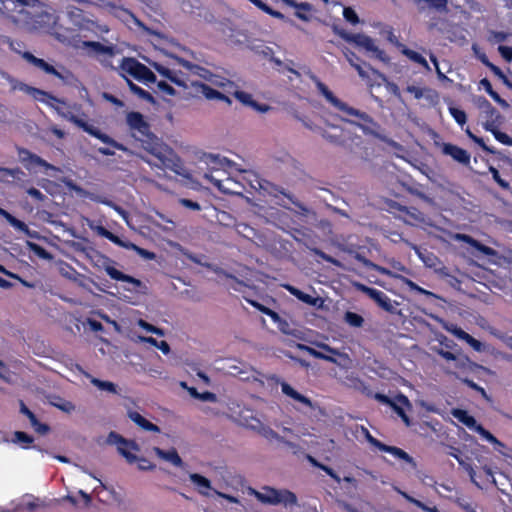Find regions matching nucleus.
Masks as SVG:
<instances>
[{"label": "nucleus", "instance_id": "nucleus-1", "mask_svg": "<svg viewBox=\"0 0 512 512\" xmlns=\"http://www.w3.org/2000/svg\"><path fill=\"white\" fill-rule=\"evenodd\" d=\"M311 80L314 82L318 92L326 99L328 103H330L333 107L342 111L346 116H351L357 119L351 120L348 117H342L341 120L353 124L360 128L365 134L368 135H378L379 125L374 119L368 115L366 112L355 109L345 102L338 99L332 91L320 81V79L315 76H310Z\"/></svg>", "mask_w": 512, "mask_h": 512}, {"label": "nucleus", "instance_id": "nucleus-2", "mask_svg": "<svg viewBox=\"0 0 512 512\" xmlns=\"http://www.w3.org/2000/svg\"><path fill=\"white\" fill-rule=\"evenodd\" d=\"M311 80L314 82L318 92L326 99L328 103H330L333 107L342 111L346 116H351L357 119L351 120L348 117H342L341 120L353 124L360 128L365 134L368 135H378L379 125L374 119L368 115L366 112L355 109L345 102L338 99L332 91L320 81V79L315 76H310Z\"/></svg>", "mask_w": 512, "mask_h": 512}, {"label": "nucleus", "instance_id": "nucleus-3", "mask_svg": "<svg viewBox=\"0 0 512 512\" xmlns=\"http://www.w3.org/2000/svg\"><path fill=\"white\" fill-rule=\"evenodd\" d=\"M311 80L314 82L318 92L326 99L328 103H330L333 107L342 111L346 116H351L357 119L351 120L348 117H342L341 120L353 124L360 128L365 134L368 135H378L379 125L374 119L368 115L366 112L355 109L345 102L338 99L332 91L320 81V79L315 76H310Z\"/></svg>", "mask_w": 512, "mask_h": 512}, {"label": "nucleus", "instance_id": "nucleus-4", "mask_svg": "<svg viewBox=\"0 0 512 512\" xmlns=\"http://www.w3.org/2000/svg\"><path fill=\"white\" fill-rule=\"evenodd\" d=\"M151 66L163 77L171 81L172 83L189 88L191 91L188 93L190 96L198 97L203 95L208 100H221L230 103V99L224 93L219 92L215 88L209 86L206 83L197 80L185 79L178 72L160 64L153 62Z\"/></svg>", "mask_w": 512, "mask_h": 512}, {"label": "nucleus", "instance_id": "nucleus-5", "mask_svg": "<svg viewBox=\"0 0 512 512\" xmlns=\"http://www.w3.org/2000/svg\"><path fill=\"white\" fill-rule=\"evenodd\" d=\"M243 179L247 181V184L252 189L259 191L263 196L273 197L277 205L287 208L284 201V198H287L302 211H307V209L290 194L286 193L282 188L274 185L273 183L261 178L255 172H245Z\"/></svg>", "mask_w": 512, "mask_h": 512}, {"label": "nucleus", "instance_id": "nucleus-6", "mask_svg": "<svg viewBox=\"0 0 512 512\" xmlns=\"http://www.w3.org/2000/svg\"><path fill=\"white\" fill-rule=\"evenodd\" d=\"M249 494L253 495L258 501L267 505H282L285 508L298 506V498L288 489H276L265 486L260 490L250 489Z\"/></svg>", "mask_w": 512, "mask_h": 512}, {"label": "nucleus", "instance_id": "nucleus-7", "mask_svg": "<svg viewBox=\"0 0 512 512\" xmlns=\"http://www.w3.org/2000/svg\"><path fill=\"white\" fill-rule=\"evenodd\" d=\"M118 69L124 78L131 76L145 83H154L156 81L154 73L134 58H122L119 62Z\"/></svg>", "mask_w": 512, "mask_h": 512}, {"label": "nucleus", "instance_id": "nucleus-8", "mask_svg": "<svg viewBox=\"0 0 512 512\" xmlns=\"http://www.w3.org/2000/svg\"><path fill=\"white\" fill-rule=\"evenodd\" d=\"M82 48L87 51L89 56L95 57L104 67L115 69L113 59L117 51L114 45H105L95 41H84Z\"/></svg>", "mask_w": 512, "mask_h": 512}, {"label": "nucleus", "instance_id": "nucleus-9", "mask_svg": "<svg viewBox=\"0 0 512 512\" xmlns=\"http://www.w3.org/2000/svg\"><path fill=\"white\" fill-rule=\"evenodd\" d=\"M235 170L243 173L240 179L234 178L231 176H226L225 178H221L213 175L212 173H205L204 178L211 182L218 190L226 194H241L242 189L244 188V182L247 183L246 180L243 179L245 176V172L247 170H241L236 166Z\"/></svg>", "mask_w": 512, "mask_h": 512}, {"label": "nucleus", "instance_id": "nucleus-10", "mask_svg": "<svg viewBox=\"0 0 512 512\" xmlns=\"http://www.w3.org/2000/svg\"><path fill=\"white\" fill-rule=\"evenodd\" d=\"M221 369L225 370L232 376L239 377L242 380H257V376L259 375V372H257L251 366L235 359H227L223 361V366Z\"/></svg>", "mask_w": 512, "mask_h": 512}, {"label": "nucleus", "instance_id": "nucleus-11", "mask_svg": "<svg viewBox=\"0 0 512 512\" xmlns=\"http://www.w3.org/2000/svg\"><path fill=\"white\" fill-rule=\"evenodd\" d=\"M109 444L115 445L118 452L127 460L129 463H134L137 456L132 451H139L138 444L134 441H128L116 432H110L107 438Z\"/></svg>", "mask_w": 512, "mask_h": 512}, {"label": "nucleus", "instance_id": "nucleus-12", "mask_svg": "<svg viewBox=\"0 0 512 512\" xmlns=\"http://www.w3.org/2000/svg\"><path fill=\"white\" fill-rule=\"evenodd\" d=\"M0 76L5 79L11 86L13 90L24 91L25 93L31 95L33 98L45 102L50 106H53L52 102H58V100L46 92L39 90L37 88L30 87L22 82L12 79L11 77L1 73Z\"/></svg>", "mask_w": 512, "mask_h": 512}, {"label": "nucleus", "instance_id": "nucleus-13", "mask_svg": "<svg viewBox=\"0 0 512 512\" xmlns=\"http://www.w3.org/2000/svg\"><path fill=\"white\" fill-rule=\"evenodd\" d=\"M0 76L5 79L11 86L13 90L24 91L25 93L31 95L33 98L45 102L50 106H53L52 102H58V100L46 92L39 90L37 88L30 87L22 82L12 79L11 77L1 73Z\"/></svg>", "mask_w": 512, "mask_h": 512}, {"label": "nucleus", "instance_id": "nucleus-14", "mask_svg": "<svg viewBox=\"0 0 512 512\" xmlns=\"http://www.w3.org/2000/svg\"><path fill=\"white\" fill-rule=\"evenodd\" d=\"M179 63L183 67H185L191 75H197L205 80H209L211 82V84L215 87L225 89L227 87L231 88L233 86L232 82H230L226 79L220 78L218 76H212V75H210L208 70H206L196 64H192L185 60H179Z\"/></svg>", "mask_w": 512, "mask_h": 512}, {"label": "nucleus", "instance_id": "nucleus-15", "mask_svg": "<svg viewBox=\"0 0 512 512\" xmlns=\"http://www.w3.org/2000/svg\"><path fill=\"white\" fill-rule=\"evenodd\" d=\"M19 158L28 170H34L36 167H42L46 171H59V168H57L56 166L49 164L47 161H45L38 155L33 154L25 149L19 151Z\"/></svg>", "mask_w": 512, "mask_h": 512}, {"label": "nucleus", "instance_id": "nucleus-16", "mask_svg": "<svg viewBox=\"0 0 512 512\" xmlns=\"http://www.w3.org/2000/svg\"><path fill=\"white\" fill-rule=\"evenodd\" d=\"M361 291L366 293L371 299H373L382 309L388 312H394L397 303L392 301L384 292L360 285Z\"/></svg>", "mask_w": 512, "mask_h": 512}, {"label": "nucleus", "instance_id": "nucleus-17", "mask_svg": "<svg viewBox=\"0 0 512 512\" xmlns=\"http://www.w3.org/2000/svg\"><path fill=\"white\" fill-rule=\"evenodd\" d=\"M355 44L367 52L372 53L377 59L382 62H388L389 57L381 50L375 43V40L365 34H357Z\"/></svg>", "mask_w": 512, "mask_h": 512}, {"label": "nucleus", "instance_id": "nucleus-18", "mask_svg": "<svg viewBox=\"0 0 512 512\" xmlns=\"http://www.w3.org/2000/svg\"><path fill=\"white\" fill-rule=\"evenodd\" d=\"M103 269L113 280L126 282V283L132 285V288H127V290H129V291H133L142 285L140 280L133 278L129 275H126V274L122 273L121 271L117 270L111 264V261L107 258L104 259Z\"/></svg>", "mask_w": 512, "mask_h": 512}, {"label": "nucleus", "instance_id": "nucleus-19", "mask_svg": "<svg viewBox=\"0 0 512 512\" xmlns=\"http://www.w3.org/2000/svg\"><path fill=\"white\" fill-rule=\"evenodd\" d=\"M252 430L260 434L269 442L283 443L290 448H294V444L284 440L278 433H276L271 427L265 425L262 421H254L252 423Z\"/></svg>", "mask_w": 512, "mask_h": 512}, {"label": "nucleus", "instance_id": "nucleus-20", "mask_svg": "<svg viewBox=\"0 0 512 512\" xmlns=\"http://www.w3.org/2000/svg\"><path fill=\"white\" fill-rule=\"evenodd\" d=\"M436 145L440 147L444 155L450 156L458 163L463 165L470 163V154L466 150L450 143L436 142Z\"/></svg>", "mask_w": 512, "mask_h": 512}, {"label": "nucleus", "instance_id": "nucleus-21", "mask_svg": "<svg viewBox=\"0 0 512 512\" xmlns=\"http://www.w3.org/2000/svg\"><path fill=\"white\" fill-rule=\"evenodd\" d=\"M206 162L209 166V172L214 175L215 172L223 171L224 174L228 172V170L236 168L237 164L226 157H221L219 155L209 154L206 156Z\"/></svg>", "mask_w": 512, "mask_h": 512}, {"label": "nucleus", "instance_id": "nucleus-22", "mask_svg": "<svg viewBox=\"0 0 512 512\" xmlns=\"http://www.w3.org/2000/svg\"><path fill=\"white\" fill-rule=\"evenodd\" d=\"M445 329L448 332H450L452 335L457 337L458 339L465 341L477 352H483L487 348V346L485 344H483L479 340L473 338L471 335H469L468 333H466L464 330L457 327L456 325L451 324L449 326H445Z\"/></svg>", "mask_w": 512, "mask_h": 512}, {"label": "nucleus", "instance_id": "nucleus-23", "mask_svg": "<svg viewBox=\"0 0 512 512\" xmlns=\"http://www.w3.org/2000/svg\"><path fill=\"white\" fill-rule=\"evenodd\" d=\"M365 266L371 267L372 269L376 270L377 272H379V273H381L383 275H387V276H390V277H393V278L401 279L411 290L417 291V292L422 293V294L431 295V293L429 291L419 287L413 281H411V280H409L407 278H404L402 276H399V275L393 273L392 271H390V270H388V269H386L384 267H381L379 265L373 264L370 261H365Z\"/></svg>", "mask_w": 512, "mask_h": 512}, {"label": "nucleus", "instance_id": "nucleus-24", "mask_svg": "<svg viewBox=\"0 0 512 512\" xmlns=\"http://www.w3.org/2000/svg\"><path fill=\"white\" fill-rule=\"evenodd\" d=\"M390 407L401 417L406 426L411 425V421L406 415L405 410H410L412 408V404L405 395H397Z\"/></svg>", "mask_w": 512, "mask_h": 512}, {"label": "nucleus", "instance_id": "nucleus-25", "mask_svg": "<svg viewBox=\"0 0 512 512\" xmlns=\"http://www.w3.org/2000/svg\"><path fill=\"white\" fill-rule=\"evenodd\" d=\"M41 0H0V13L7 14L9 17H14L12 13L17 7L33 6ZM23 8L19 10L22 12Z\"/></svg>", "mask_w": 512, "mask_h": 512}, {"label": "nucleus", "instance_id": "nucleus-26", "mask_svg": "<svg viewBox=\"0 0 512 512\" xmlns=\"http://www.w3.org/2000/svg\"><path fill=\"white\" fill-rule=\"evenodd\" d=\"M23 58L25 60H27L29 63H31L32 65H34L35 67H37V68L41 69L42 71H44L45 73L52 74V75H54V76H56V77H58L60 79H64V76H63V74L61 72L56 70L52 65H50L47 62H45L43 59L35 57L30 52H25L23 54Z\"/></svg>", "mask_w": 512, "mask_h": 512}, {"label": "nucleus", "instance_id": "nucleus-27", "mask_svg": "<svg viewBox=\"0 0 512 512\" xmlns=\"http://www.w3.org/2000/svg\"><path fill=\"white\" fill-rule=\"evenodd\" d=\"M23 58L25 60H27L29 63H31L32 65H34L35 67H37V68L41 69L42 71H44L45 73L52 74V75H54V76H56V77H58L60 79H64V76H63V74L61 72L56 70L52 65H50L47 62H45L43 59L35 57L30 52H25L23 54Z\"/></svg>", "mask_w": 512, "mask_h": 512}, {"label": "nucleus", "instance_id": "nucleus-28", "mask_svg": "<svg viewBox=\"0 0 512 512\" xmlns=\"http://www.w3.org/2000/svg\"><path fill=\"white\" fill-rule=\"evenodd\" d=\"M127 123L129 127L138 132L142 136H147L149 133V126L145 122L143 116L138 112H131L127 115Z\"/></svg>", "mask_w": 512, "mask_h": 512}, {"label": "nucleus", "instance_id": "nucleus-29", "mask_svg": "<svg viewBox=\"0 0 512 512\" xmlns=\"http://www.w3.org/2000/svg\"><path fill=\"white\" fill-rule=\"evenodd\" d=\"M278 383H280L281 391L284 395H286L287 397L293 399L294 401H297L309 408H314L312 401L309 398H307L306 396H304V395L300 394L298 391H296L291 385H289L288 383H286L284 381H278Z\"/></svg>", "mask_w": 512, "mask_h": 512}, {"label": "nucleus", "instance_id": "nucleus-30", "mask_svg": "<svg viewBox=\"0 0 512 512\" xmlns=\"http://www.w3.org/2000/svg\"><path fill=\"white\" fill-rule=\"evenodd\" d=\"M153 452L158 456L160 459L171 463L173 466L176 467H183V460L179 456L176 449L172 448L169 450H163L159 447H154Z\"/></svg>", "mask_w": 512, "mask_h": 512}, {"label": "nucleus", "instance_id": "nucleus-31", "mask_svg": "<svg viewBox=\"0 0 512 512\" xmlns=\"http://www.w3.org/2000/svg\"><path fill=\"white\" fill-rule=\"evenodd\" d=\"M190 481L197 487L199 494L209 496V491L212 490L211 482L206 477L198 474H189Z\"/></svg>", "mask_w": 512, "mask_h": 512}, {"label": "nucleus", "instance_id": "nucleus-32", "mask_svg": "<svg viewBox=\"0 0 512 512\" xmlns=\"http://www.w3.org/2000/svg\"><path fill=\"white\" fill-rule=\"evenodd\" d=\"M298 348L300 350H302V351L307 352L309 355H311V356H313V357H315L317 359H322V360L334 363V364H336L338 366L345 367L344 363L338 361L336 358H334L331 355L324 354V352H322L321 349H319V348L316 349V348H313V347H310V346H307V345H304V344H299Z\"/></svg>", "mask_w": 512, "mask_h": 512}, {"label": "nucleus", "instance_id": "nucleus-33", "mask_svg": "<svg viewBox=\"0 0 512 512\" xmlns=\"http://www.w3.org/2000/svg\"><path fill=\"white\" fill-rule=\"evenodd\" d=\"M128 417L131 421H133L136 425L141 427L143 430L155 432V433L160 432V428L157 425L151 423L150 421L145 419L141 414H139L136 411H129Z\"/></svg>", "mask_w": 512, "mask_h": 512}, {"label": "nucleus", "instance_id": "nucleus-34", "mask_svg": "<svg viewBox=\"0 0 512 512\" xmlns=\"http://www.w3.org/2000/svg\"><path fill=\"white\" fill-rule=\"evenodd\" d=\"M20 412L29 419L31 426L36 432L45 434L49 430L47 425L42 424L37 420L34 413L27 408L23 401H20Z\"/></svg>", "mask_w": 512, "mask_h": 512}, {"label": "nucleus", "instance_id": "nucleus-35", "mask_svg": "<svg viewBox=\"0 0 512 512\" xmlns=\"http://www.w3.org/2000/svg\"><path fill=\"white\" fill-rule=\"evenodd\" d=\"M0 215L3 216L14 229L25 233L29 237H34L35 232H31L24 222L18 220L6 210L0 208Z\"/></svg>", "mask_w": 512, "mask_h": 512}, {"label": "nucleus", "instance_id": "nucleus-36", "mask_svg": "<svg viewBox=\"0 0 512 512\" xmlns=\"http://www.w3.org/2000/svg\"><path fill=\"white\" fill-rule=\"evenodd\" d=\"M451 414L454 418H456L459 422L464 424L469 429L476 431V427L480 424L477 423L476 419L469 415L467 411L462 409H453Z\"/></svg>", "mask_w": 512, "mask_h": 512}, {"label": "nucleus", "instance_id": "nucleus-37", "mask_svg": "<svg viewBox=\"0 0 512 512\" xmlns=\"http://www.w3.org/2000/svg\"><path fill=\"white\" fill-rule=\"evenodd\" d=\"M153 154L157 157L160 164H154L155 166L163 167V168H169L173 171H175L177 174L182 175L180 172V166L174 161V159L170 155H166L162 152H153ZM149 164L153 165L151 162H148ZM183 176H185L183 174Z\"/></svg>", "mask_w": 512, "mask_h": 512}, {"label": "nucleus", "instance_id": "nucleus-38", "mask_svg": "<svg viewBox=\"0 0 512 512\" xmlns=\"http://www.w3.org/2000/svg\"><path fill=\"white\" fill-rule=\"evenodd\" d=\"M50 404L64 413L71 414L76 411V405L60 396L50 398Z\"/></svg>", "mask_w": 512, "mask_h": 512}, {"label": "nucleus", "instance_id": "nucleus-39", "mask_svg": "<svg viewBox=\"0 0 512 512\" xmlns=\"http://www.w3.org/2000/svg\"><path fill=\"white\" fill-rule=\"evenodd\" d=\"M380 451L387 452V453L391 454L392 456H394L395 458H398V459H401V460L407 462L408 464L412 465L413 467L416 466L413 458L408 453H406L404 450H402L398 447L388 446V445L384 444L381 447Z\"/></svg>", "mask_w": 512, "mask_h": 512}, {"label": "nucleus", "instance_id": "nucleus-40", "mask_svg": "<svg viewBox=\"0 0 512 512\" xmlns=\"http://www.w3.org/2000/svg\"><path fill=\"white\" fill-rule=\"evenodd\" d=\"M315 346L317 348L321 349V351L324 352V354L331 355L334 358H336L338 361L344 363L345 366L349 362L348 355L345 353H341L338 349L332 348L329 345L322 343V342L315 343Z\"/></svg>", "mask_w": 512, "mask_h": 512}, {"label": "nucleus", "instance_id": "nucleus-41", "mask_svg": "<svg viewBox=\"0 0 512 512\" xmlns=\"http://www.w3.org/2000/svg\"><path fill=\"white\" fill-rule=\"evenodd\" d=\"M33 441H34V439L32 436H30L27 433L22 432V431L14 432L11 439H8V442L16 444L23 449L30 448Z\"/></svg>", "mask_w": 512, "mask_h": 512}, {"label": "nucleus", "instance_id": "nucleus-42", "mask_svg": "<svg viewBox=\"0 0 512 512\" xmlns=\"http://www.w3.org/2000/svg\"><path fill=\"white\" fill-rule=\"evenodd\" d=\"M458 238L461 239L462 241L466 242L467 244H469L471 247L477 249L479 252L483 253L484 255L494 256L496 254L492 248L481 244L480 242L473 239L469 235H465V234L458 235Z\"/></svg>", "mask_w": 512, "mask_h": 512}, {"label": "nucleus", "instance_id": "nucleus-43", "mask_svg": "<svg viewBox=\"0 0 512 512\" xmlns=\"http://www.w3.org/2000/svg\"><path fill=\"white\" fill-rule=\"evenodd\" d=\"M235 96H236V98L239 101H241L244 104H247V105H250V106L254 107L259 112H263L264 113V112L268 111V109H269V107L266 106V105H259V104H257L253 100L252 96L250 94L246 93V92L237 91L235 93Z\"/></svg>", "mask_w": 512, "mask_h": 512}, {"label": "nucleus", "instance_id": "nucleus-44", "mask_svg": "<svg viewBox=\"0 0 512 512\" xmlns=\"http://www.w3.org/2000/svg\"><path fill=\"white\" fill-rule=\"evenodd\" d=\"M395 490L403 497L405 498L408 502L414 504L415 506H417L418 508H420L421 510L425 511V512H439V510L437 509L436 506H428L426 505L425 503L421 502L420 500L410 496L409 494H407L406 492L398 489V488H395Z\"/></svg>", "mask_w": 512, "mask_h": 512}, {"label": "nucleus", "instance_id": "nucleus-45", "mask_svg": "<svg viewBox=\"0 0 512 512\" xmlns=\"http://www.w3.org/2000/svg\"><path fill=\"white\" fill-rule=\"evenodd\" d=\"M285 288L296 298L301 300L302 302L310 305H315L317 299L313 297L312 295H309L307 293L302 292L301 290L291 286V285H285Z\"/></svg>", "mask_w": 512, "mask_h": 512}, {"label": "nucleus", "instance_id": "nucleus-46", "mask_svg": "<svg viewBox=\"0 0 512 512\" xmlns=\"http://www.w3.org/2000/svg\"><path fill=\"white\" fill-rule=\"evenodd\" d=\"M90 382L101 391L117 394V386L110 381H103L95 377H90Z\"/></svg>", "mask_w": 512, "mask_h": 512}, {"label": "nucleus", "instance_id": "nucleus-47", "mask_svg": "<svg viewBox=\"0 0 512 512\" xmlns=\"http://www.w3.org/2000/svg\"><path fill=\"white\" fill-rule=\"evenodd\" d=\"M402 53L405 56H407L411 61H413L415 63H418L421 66H423L426 70H428V71L431 70L428 62L426 61V59L421 54H419L418 52L404 47L402 49Z\"/></svg>", "mask_w": 512, "mask_h": 512}, {"label": "nucleus", "instance_id": "nucleus-48", "mask_svg": "<svg viewBox=\"0 0 512 512\" xmlns=\"http://www.w3.org/2000/svg\"><path fill=\"white\" fill-rule=\"evenodd\" d=\"M480 84L483 86L485 91L503 108H508L509 104L506 100L502 99L497 92L492 89V85L487 79H482Z\"/></svg>", "mask_w": 512, "mask_h": 512}, {"label": "nucleus", "instance_id": "nucleus-49", "mask_svg": "<svg viewBox=\"0 0 512 512\" xmlns=\"http://www.w3.org/2000/svg\"><path fill=\"white\" fill-rule=\"evenodd\" d=\"M239 421L240 423L252 430V423L254 421H261L259 418H257L254 414V412L250 409H243L239 413Z\"/></svg>", "mask_w": 512, "mask_h": 512}, {"label": "nucleus", "instance_id": "nucleus-50", "mask_svg": "<svg viewBox=\"0 0 512 512\" xmlns=\"http://www.w3.org/2000/svg\"><path fill=\"white\" fill-rule=\"evenodd\" d=\"M138 340L140 342L149 343L155 347H157L159 350H161L164 354H168L170 352L169 344L166 341H157L153 337H145V336H139Z\"/></svg>", "mask_w": 512, "mask_h": 512}, {"label": "nucleus", "instance_id": "nucleus-51", "mask_svg": "<svg viewBox=\"0 0 512 512\" xmlns=\"http://www.w3.org/2000/svg\"><path fill=\"white\" fill-rule=\"evenodd\" d=\"M475 432H477L483 439H485L489 443L495 445L497 448L504 446L502 442H500L494 435H492L482 425H479L478 427H476Z\"/></svg>", "mask_w": 512, "mask_h": 512}, {"label": "nucleus", "instance_id": "nucleus-52", "mask_svg": "<svg viewBox=\"0 0 512 512\" xmlns=\"http://www.w3.org/2000/svg\"><path fill=\"white\" fill-rule=\"evenodd\" d=\"M480 108L482 109V112L486 115V119H500V114L498 113V111L494 107H492V105L486 99H482Z\"/></svg>", "mask_w": 512, "mask_h": 512}, {"label": "nucleus", "instance_id": "nucleus-53", "mask_svg": "<svg viewBox=\"0 0 512 512\" xmlns=\"http://www.w3.org/2000/svg\"><path fill=\"white\" fill-rule=\"evenodd\" d=\"M127 83L130 87V90L136 94L139 98L141 99H144L148 102H151L153 103L154 102V99L152 97V95L145 91L144 89L140 88L139 86H137L136 84H134L133 82H131L130 80L127 79Z\"/></svg>", "mask_w": 512, "mask_h": 512}, {"label": "nucleus", "instance_id": "nucleus-54", "mask_svg": "<svg viewBox=\"0 0 512 512\" xmlns=\"http://www.w3.org/2000/svg\"><path fill=\"white\" fill-rule=\"evenodd\" d=\"M344 320L352 327H361L364 323V319L361 315L350 311L345 313Z\"/></svg>", "mask_w": 512, "mask_h": 512}, {"label": "nucleus", "instance_id": "nucleus-55", "mask_svg": "<svg viewBox=\"0 0 512 512\" xmlns=\"http://www.w3.org/2000/svg\"><path fill=\"white\" fill-rule=\"evenodd\" d=\"M23 172L18 169H8V168H0V181H7L8 177L19 179L20 175H22Z\"/></svg>", "mask_w": 512, "mask_h": 512}, {"label": "nucleus", "instance_id": "nucleus-56", "mask_svg": "<svg viewBox=\"0 0 512 512\" xmlns=\"http://www.w3.org/2000/svg\"><path fill=\"white\" fill-rule=\"evenodd\" d=\"M28 247L34 254L42 259L50 260L52 258L51 254L46 249L36 243L28 242Z\"/></svg>", "mask_w": 512, "mask_h": 512}, {"label": "nucleus", "instance_id": "nucleus-57", "mask_svg": "<svg viewBox=\"0 0 512 512\" xmlns=\"http://www.w3.org/2000/svg\"><path fill=\"white\" fill-rule=\"evenodd\" d=\"M229 42L234 45H248V37L245 33L237 31L230 35Z\"/></svg>", "mask_w": 512, "mask_h": 512}, {"label": "nucleus", "instance_id": "nucleus-58", "mask_svg": "<svg viewBox=\"0 0 512 512\" xmlns=\"http://www.w3.org/2000/svg\"><path fill=\"white\" fill-rule=\"evenodd\" d=\"M371 71L373 72V74L378 76L384 83H386V87L391 93H393L396 96L400 95L398 86L394 83L389 82L384 74L380 73L375 69H371Z\"/></svg>", "mask_w": 512, "mask_h": 512}, {"label": "nucleus", "instance_id": "nucleus-59", "mask_svg": "<svg viewBox=\"0 0 512 512\" xmlns=\"http://www.w3.org/2000/svg\"><path fill=\"white\" fill-rule=\"evenodd\" d=\"M449 112L454 120L460 125L463 126L466 123L467 117L466 113L463 110H460L455 107H449Z\"/></svg>", "mask_w": 512, "mask_h": 512}, {"label": "nucleus", "instance_id": "nucleus-60", "mask_svg": "<svg viewBox=\"0 0 512 512\" xmlns=\"http://www.w3.org/2000/svg\"><path fill=\"white\" fill-rule=\"evenodd\" d=\"M422 2L427 3L430 7L434 8L440 12L447 10V3H448L447 0H418V3H422Z\"/></svg>", "mask_w": 512, "mask_h": 512}, {"label": "nucleus", "instance_id": "nucleus-61", "mask_svg": "<svg viewBox=\"0 0 512 512\" xmlns=\"http://www.w3.org/2000/svg\"><path fill=\"white\" fill-rule=\"evenodd\" d=\"M118 17L121 18L122 21L130 25L131 23L136 24L138 26H141L140 21L129 11L127 10H120Z\"/></svg>", "mask_w": 512, "mask_h": 512}, {"label": "nucleus", "instance_id": "nucleus-62", "mask_svg": "<svg viewBox=\"0 0 512 512\" xmlns=\"http://www.w3.org/2000/svg\"><path fill=\"white\" fill-rule=\"evenodd\" d=\"M311 252H313L315 255L319 256L320 258H322L323 260L337 266V267H342V264L340 261H338L337 259L327 255L326 253H324L323 251H321L320 249L318 248H310Z\"/></svg>", "mask_w": 512, "mask_h": 512}, {"label": "nucleus", "instance_id": "nucleus-63", "mask_svg": "<svg viewBox=\"0 0 512 512\" xmlns=\"http://www.w3.org/2000/svg\"><path fill=\"white\" fill-rule=\"evenodd\" d=\"M407 92L412 94L416 99H421L426 96V93L430 92L429 89L421 88L418 86L410 85L406 88Z\"/></svg>", "mask_w": 512, "mask_h": 512}, {"label": "nucleus", "instance_id": "nucleus-64", "mask_svg": "<svg viewBox=\"0 0 512 512\" xmlns=\"http://www.w3.org/2000/svg\"><path fill=\"white\" fill-rule=\"evenodd\" d=\"M343 17L346 21L350 22L353 25L359 23V18L356 12L351 7H345L343 10Z\"/></svg>", "mask_w": 512, "mask_h": 512}]
</instances>
